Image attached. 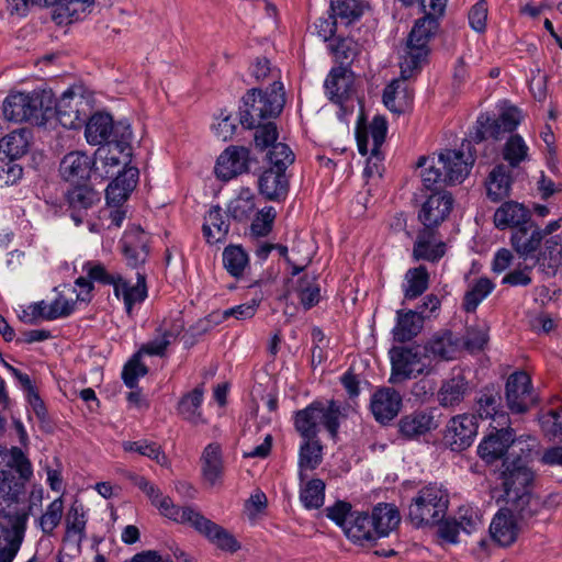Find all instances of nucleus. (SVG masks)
Segmentation results:
<instances>
[{
	"label": "nucleus",
	"mask_w": 562,
	"mask_h": 562,
	"mask_svg": "<svg viewBox=\"0 0 562 562\" xmlns=\"http://www.w3.org/2000/svg\"><path fill=\"white\" fill-rule=\"evenodd\" d=\"M203 235L209 244L224 241L229 231V223L225 220L218 205L212 206L204 218Z\"/></svg>",
	"instance_id": "4c0bfd02"
},
{
	"label": "nucleus",
	"mask_w": 562,
	"mask_h": 562,
	"mask_svg": "<svg viewBox=\"0 0 562 562\" xmlns=\"http://www.w3.org/2000/svg\"><path fill=\"white\" fill-rule=\"evenodd\" d=\"M502 468L499 479L504 490L505 503L520 505L522 516L536 514L539 503L530 492L535 475L528 465L527 458H507L504 460Z\"/></svg>",
	"instance_id": "20e7f679"
},
{
	"label": "nucleus",
	"mask_w": 562,
	"mask_h": 562,
	"mask_svg": "<svg viewBox=\"0 0 562 562\" xmlns=\"http://www.w3.org/2000/svg\"><path fill=\"white\" fill-rule=\"evenodd\" d=\"M373 526L368 513L353 512L344 533L353 543L372 542L376 540Z\"/></svg>",
	"instance_id": "e433bc0d"
},
{
	"label": "nucleus",
	"mask_w": 562,
	"mask_h": 562,
	"mask_svg": "<svg viewBox=\"0 0 562 562\" xmlns=\"http://www.w3.org/2000/svg\"><path fill=\"white\" fill-rule=\"evenodd\" d=\"M123 132L120 138H113L109 144L100 146L95 151V157L104 167L117 168L122 162V156L128 158L131 156V128L130 126H122Z\"/></svg>",
	"instance_id": "bb28decb"
},
{
	"label": "nucleus",
	"mask_w": 562,
	"mask_h": 562,
	"mask_svg": "<svg viewBox=\"0 0 562 562\" xmlns=\"http://www.w3.org/2000/svg\"><path fill=\"white\" fill-rule=\"evenodd\" d=\"M430 194L424 192V226H437L442 223L453 206L452 194L442 189L441 186H435Z\"/></svg>",
	"instance_id": "6ab92c4d"
},
{
	"label": "nucleus",
	"mask_w": 562,
	"mask_h": 562,
	"mask_svg": "<svg viewBox=\"0 0 562 562\" xmlns=\"http://www.w3.org/2000/svg\"><path fill=\"white\" fill-rule=\"evenodd\" d=\"M387 132V123L383 116L376 115L372 122L367 126L361 120H359L356 127V139L358 150L362 156L369 153V138L372 140V147L370 149V157L368 158L367 166L363 170V175L367 178H371L375 175L381 177L382 156L380 147L385 140Z\"/></svg>",
	"instance_id": "0eeeda50"
},
{
	"label": "nucleus",
	"mask_w": 562,
	"mask_h": 562,
	"mask_svg": "<svg viewBox=\"0 0 562 562\" xmlns=\"http://www.w3.org/2000/svg\"><path fill=\"white\" fill-rule=\"evenodd\" d=\"M465 533H472L482 526V514L480 509L473 505L464 504L459 507L454 518Z\"/></svg>",
	"instance_id": "13d9d810"
},
{
	"label": "nucleus",
	"mask_w": 562,
	"mask_h": 562,
	"mask_svg": "<svg viewBox=\"0 0 562 562\" xmlns=\"http://www.w3.org/2000/svg\"><path fill=\"white\" fill-rule=\"evenodd\" d=\"M529 221V211L520 203L509 201L503 203L494 214L497 228L521 227Z\"/></svg>",
	"instance_id": "c9c22d12"
},
{
	"label": "nucleus",
	"mask_w": 562,
	"mask_h": 562,
	"mask_svg": "<svg viewBox=\"0 0 562 562\" xmlns=\"http://www.w3.org/2000/svg\"><path fill=\"white\" fill-rule=\"evenodd\" d=\"M85 106H87V102L81 95H76L71 91L64 92L56 103V115L59 123L70 130L80 127L88 119Z\"/></svg>",
	"instance_id": "aec40b11"
},
{
	"label": "nucleus",
	"mask_w": 562,
	"mask_h": 562,
	"mask_svg": "<svg viewBox=\"0 0 562 562\" xmlns=\"http://www.w3.org/2000/svg\"><path fill=\"white\" fill-rule=\"evenodd\" d=\"M7 465L9 468L15 469L23 483L29 481L33 475V468L31 461L24 454V452L18 447H13L10 449V456L9 460L7 461Z\"/></svg>",
	"instance_id": "69168bd1"
},
{
	"label": "nucleus",
	"mask_w": 562,
	"mask_h": 562,
	"mask_svg": "<svg viewBox=\"0 0 562 562\" xmlns=\"http://www.w3.org/2000/svg\"><path fill=\"white\" fill-rule=\"evenodd\" d=\"M140 357L142 356H138L136 352L124 366L122 379L130 389H134L137 385L138 379L146 375L148 372L147 367L140 362Z\"/></svg>",
	"instance_id": "338daca9"
},
{
	"label": "nucleus",
	"mask_w": 562,
	"mask_h": 562,
	"mask_svg": "<svg viewBox=\"0 0 562 562\" xmlns=\"http://www.w3.org/2000/svg\"><path fill=\"white\" fill-rule=\"evenodd\" d=\"M94 165V158L90 157L86 153L71 151L61 159L59 172L64 180L68 182H77L89 179Z\"/></svg>",
	"instance_id": "a878e982"
},
{
	"label": "nucleus",
	"mask_w": 562,
	"mask_h": 562,
	"mask_svg": "<svg viewBox=\"0 0 562 562\" xmlns=\"http://www.w3.org/2000/svg\"><path fill=\"white\" fill-rule=\"evenodd\" d=\"M520 508L521 506L517 504H506L494 515L490 525V533L499 546L508 547L513 544L518 539L527 520L536 515L522 516Z\"/></svg>",
	"instance_id": "6e6552de"
},
{
	"label": "nucleus",
	"mask_w": 562,
	"mask_h": 562,
	"mask_svg": "<svg viewBox=\"0 0 562 562\" xmlns=\"http://www.w3.org/2000/svg\"><path fill=\"white\" fill-rule=\"evenodd\" d=\"M85 124L87 142L100 146L109 144L113 138H120L123 132L122 126H127L124 123L114 124L112 117L106 113H95Z\"/></svg>",
	"instance_id": "412c9836"
},
{
	"label": "nucleus",
	"mask_w": 562,
	"mask_h": 562,
	"mask_svg": "<svg viewBox=\"0 0 562 562\" xmlns=\"http://www.w3.org/2000/svg\"><path fill=\"white\" fill-rule=\"evenodd\" d=\"M203 401V390L195 387L193 391L184 395L178 405L179 414L188 422L198 425L205 420L202 418L200 406Z\"/></svg>",
	"instance_id": "de8ad7c7"
},
{
	"label": "nucleus",
	"mask_w": 562,
	"mask_h": 562,
	"mask_svg": "<svg viewBox=\"0 0 562 562\" xmlns=\"http://www.w3.org/2000/svg\"><path fill=\"white\" fill-rule=\"evenodd\" d=\"M303 442L299 451V477L303 482L306 477L305 470L316 469L323 460V446L318 438H302Z\"/></svg>",
	"instance_id": "a19ab883"
},
{
	"label": "nucleus",
	"mask_w": 562,
	"mask_h": 562,
	"mask_svg": "<svg viewBox=\"0 0 562 562\" xmlns=\"http://www.w3.org/2000/svg\"><path fill=\"white\" fill-rule=\"evenodd\" d=\"M512 178L509 171L504 165L495 166L486 181V194L493 202H498L509 195Z\"/></svg>",
	"instance_id": "58836bf2"
},
{
	"label": "nucleus",
	"mask_w": 562,
	"mask_h": 562,
	"mask_svg": "<svg viewBox=\"0 0 562 562\" xmlns=\"http://www.w3.org/2000/svg\"><path fill=\"white\" fill-rule=\"evenodd\" d=\"M374 525L375 538H383L390 535L400 524L401 517L397 508L392 504L379 503L370 514Z\"/></svg>",
	"instance_id": "72a5a7b5"
},
{
	"label": "nucleus",
	"mask_w": 562,
	"mask_h": 562,
	"mask_svg": "<svg viewBox=\"0 0 562 562\" xmlns=\"http://www.w3.org/2000/svg\"><path fill=\"white\" fill-rule=\"evenodd\" d=\"M422 65V18L416 19L404 44L400 49L401 78L392 80L383 91V103L392 112L400 113L402 108L396 103V94L401 81L417 78Z\"/></svg>",
	"instance_id": "423d86ee"
},
{
	"label": "nucleus",
	"mask_w": 562,
	"mask_h": 562,
	"mask_svg": "<svg viewBox=\"0 0 562 562\" xmlns=\"http://www.w3.org/2000/svg\"><path fill=\"white\" fill-rule=\"evenodd\" d=\"M248 262V255L240 246L231 245L223 251L224 267L235 278L243 276Z\"/></svg>",
	"instance_id": "603ef678"
},
{
	"label": "nucleus",
	"mask_w": 562,
	"mask_h": 562,
	"mask_svg": "<svg viewBox=\"0 0 562 562\" xmlns=\"http://www.w3.org/2000/svg\"><path fill=\"white\" fill-rule=\"evenodd\" d=\"M498 394L492 392L490 390L483 391L476 402L477 405V414L480 418H495L496 416L501 418L503 422L498 423L499 426H503L507 423V417L504 414H498Z\"/></svg>",
	"instance_id": "4d7b16f0"
},
{
	"label": "nucleus",
	"mask_w": 562,
	"mask_h": 562,
	"mask_svg": "<svg viewBox=\"0 0 562 562\" xmlns=\"http://www.w3.org/2000/svg\"><path fill=\"white\" fill-rule=\"evenodd\" d=\"M292 293L305 311L316 306L322 299L317 278L310 274H304L296 280Z\"/></svg>",
	"instance_id": "ea45409f"
},
{
	"label": "nucleus",
	"mask_w": 562,
	"mask_h": 562,
	"mask_svg": "<svg viewBox=\"0 0 562 562\" xmlns=\"http://www.w3.org/2000/svg\"><path fill=\"white\" fill-rule=\"evenodd\" d=\"M201 477L207 487L222 486L224 482L225 464L223 449L218 442L209 443L200 457Z\"/></svg>",
	"instance_id": "f3484780"
},
{
	"label": "nucleus",
	"mask_w": 562,
	"mask_h": 562,
	"mask_svg": "<svg viewBox=\"0 0 562 562\" xmlns=\"http://www.w3.org/2000/svg\"><path fill=\"white\" fill-rule=\"evenodd\" d=\"M101 200L100 193L83 183L75 186L66 193V202L71 220L81 225L88 217V211Z\"/></svg>",
	"instance_id": "dca6fc26"
},
{
	"label": "nucleus",
	"mask_w": 562,
	"mask_h": 562,
	"mask_svg": "<svg viewBox=\"0 0 562 562\" xmlns=\"http://www.w3.org/2000/svg\"><path fill=\"white\" fill-rule=\"evenodd\" d=\"M494 284L487 278H480L464 295V308L473 312L477 305L493 291Z\"/></svg>",
	"instance_id": "bf43d9fd"
},
{
	"label": "nucleus",
	"mask_w": 562,
	"mask_h": 562,
	"mask_svg": "<svg viewBox=\"0 0 562 562\" xmlns=\"http://www.w3.org/2000/svg\"><path fill=\"white\" fill-rule=\"evenodd\" d=\"M277 212L272 206L263 207L255 217L251 223V232L256 236H267L271 229L272 224L276 220Z\"/></svg>",
	"instance_id": "774afa93"
},
{
	"label": "nucleus",
	"mask_w": 562,
	"mask_h": 562,
	"mask_svg": "<svg viewBox=\"0 0 562 562\" xmlns=\"http://www.w3.org/2000/svg\"><path fill=\"white\" fill-rule=\"evenodd\" d=\"M30 135L26 128L11 132L0 140V151L11 159L20 158L29 149Z\"/></svg>",
	"instance_id": "49530a36"
},
{
	"label": "nucleus",
	"mask_w": 562,
	"mask_h": 562,
	"mask_svg": "<svg viewBox=\"0 0 562 562\" xmlns=\"http://www.w3.org/2000/svg\"><path fill=\"white\" fill-rule=\"evenodd\" d=\"M249 164V150L245 147H229L217 158L215 173L222 180H231L246 172Z\"/></svg>",
	"instance_id": "393cba45"
},
{
	"label": "nucleus",
	"mask_w": 562,
	"mask_h": 562,
	"mask_svg": "<svg viewBox=\"0 0 562 562\" xmlns=\"http://www.w3.org/2000/svg\"><path fill=\"white\" fill-rule=\"evenodd\" d=\"M182 330L181 319H164L156 328L155 337L138 349V356L164 357L167 348L177 340Z\"/></svg>",
	"instance_id": "a211bd4d"
},
{
	"label": "nucleus",
	"mask_w": 562,
	"mask_h": 562,
	"mask_svg": "<svg viewBox=\"0 0 562 562\" xmlns=\"http://www.w3.org/2000/svg\"><path fill=\"white\" fill-rule=\"evenodd\" d=\"M24 492V483L16 481L10 470H0V518L15 515L16 513H30L33 504H41L43 488L33 490L31 493V505L29 510H18L13 505L19 503Z\"/></svg>",
	"instance_id": "9b49d317"
},
{
	"label": "nucleus",
	"mask_w": 562,
	"mask_h": 562,
	"mask_svg": "<svg viewBox=\"0 0 562 562\" xmlns=\"http://www.w3.org/2000/svg\"><path fill=\"white\" fill-rule=\"evenodd\" d=\"M63 517L64 499L63 496H59L46 506L43 514L35 520V524L43 535L52 537L60 525Z\"/></svg>",
	"instance_id": "37998d69"
},
{
	"label": "nucleus",
	"mask_w": 562,
	"mask_h": 562,
	"mask_svg": "<svg viewBox=\"0 0 562 562\" xmlns=\"http://www.w3.org/2000/svg\"><path fill=\"white\" fill-rule=\"evenodd\" d=\"M43 95L40 92H16L4 99L2 111L5 120L22 123L32 120L38 121L43 115Z\"/></svg>",
	"instance_id": "9d476101"
},
{
	"label": "nucleus",
	"mask_w": 562,
	"mask_h": 562,
	"mask_svg": "<svg viewBox=\"0 0 562 562\" xmlns=\"http://www.w3.org/2000/svg\"><path fill=\"white\" fill-rule=\"evenodd\" d=\"M537 262L552 273L562 271V235H555L546 240L543 249L537 257Z\"/></svg>",
	"instance_id": "c03bdc74"
},
{
	"label": "nucleus",
	"mask_w": 562,
	"mask_h": 562,
	"mask_svg": "<svg viewBox=\"0 0 562 562\" xmlns=\"http://www.w3.org/2000/svg\"><path fill=\"white\" fill-rule=\"evenodd\" d=\"M506 402L514 413H524L535 404L531 379L526 372L517 371L509 375L506 382Z\"/></svg>",
	"instance_id": "4468645a"
},
{
	"label": "nucleus",
	"mask_w": 562,
	"mask_h": 562,
	"mask_svg": "<svg viewBox=\"0 0 562 562\" xmlns=\"http://www.w3.org/2000/svg\"><path fill=\"white\" fill-rule=\"evenodd\" d=\"M391 374L389 382L398 384L422 373V344H402L390 351Z\"/></svg>",
	"instance_id": "1a4fd4ad"
},
{
	"label": "nucleus",
	"mask_w": 562,
	"mask_h": 562,
	"mask_svg": "<svg viewBox=\"0 0 562 562\" xmlns=\"http://www.w3.org/2000/svg\"><path fill=\"white\" fill-rule=\"evenodd\" d=\"M363 0H331L330 10L345 24H350L363 14Z\"/></svg>",
	"instance_id": "5fc2aeb1"
},
{
	"label": "nucleus",
	"mask_w": 562,
	"mask_h": 562,
	"mask_svg": "<svg viewBox=\"0 0 562 562\" xmlns=\"http://www.w3.org/2000/svg\"><path fill=\"white\" fill-rule=\"evenodd\" d=\"M402 396L392 387H379L374 391L370 401V409L374 419L380 424H387L394 419L401 411Z\"/></svg>",
	"instance_id": "4be33fe9"
},
{
	"label": "nucleus",
	"mask_w": 562,
	"mask_h": 562,
	"mask_svg": "<svg viewBox=\"0 0 562 562\" xmlns=\"http://www.w3.org/2000/svg\"><path fill=\"white\" fill-rule=\"evenodd\" d=\"M30 513H16L3 517L0 522V562H13L23 543Z\"/></svg>",
	"instance_id": "f8f14e48"
},
{
	"label": "nucleus",
	"mask_w": 562,
	"mask_h": 562,
	"mask_svg": "<svg viewBox=\"0 0 562 562\" xmlns=\"http://www.w3.org/2000/svg\"><path fill=\"white\" fill-rule=\"evenodd\" d=\"M259 192L268 200L280 201L286 196L289 181L285 172L269 168L258 179Z\"/></svg>",
	"instance_id": "473e14b6"
},
{
	"label": "nucleus",
	"mask_w": 562,
	"mask_h": 562,
	"mask_svg": "<svg viewBox=\"0 0 562 562\" xmlns=\"http://www.w3.org/2000/svg\"><path fill=\"white\" fill-rule=\"evenodd\" d=\"M113 292L117 299H122L128 315L132 314L134 304L143 302L147 296L145 274L137 272L135 284L125 280L121 274L116 277L113 284Z\"/></svg>",
	"instance_id": "c85d7f7f"
},
{
	"label": "nucleus",
	"mask_w": 562,
	"mask_h": 562,
	"mask_svg": "<svg viewBox=\"0 0 562 562\" xmlns=\"http://www.w3.org/2000/svg\"><path fill=\"white\" fill-rule=\"evenodd\" d=\"M341 417V405L337 401H314L294 413L293 425L302 438H318L321 427H324L336 440Z\"/></svg>",
	"instance_id": "39448f33"
},
{
	"label": "nucleus",
	"mask_w": 562,
	"mask_h": 562,
	"mask_svg": "<svg viewBox=\"0 0 562 562\" xmlns=\"http://www.w3.org/2000/svg\"><path fill=\"white\" fill-rule=\"evenodd\" d=\"M448 504V492L441 485L427 486L424 490V521L435 522L445 518Z\"/></svg>",
	"instance_id": "7c9ffc66"
},
{
	"label": "nucleus",
	"mask_w": 562,
	"mask_h": 562,
	"mask_svg": "<svg viewBox=\"0 0 562 562\" xmlns=\"http://www.w3.org/2000/svg\"><path fill=\"white\" fill-rule=\"evenodd\" d=\"M294 154L284 143H278L272 146L268 153L270 168L285 172L286 168L294 162Z\"/></svg>",
	"instance_id": "e2e57ef3"
},
{
	"label": "nucleus",
	"mask_w": 562,
	"mask_h": 562,
	"mask_svg": "<svg viewBox=\"0 0 562 562\" xmlns=\"http://www.w3.org/2000/svg\"><path fill=\"white\" fill-rule=\"evenodd\" d=\"M520 111L515 106L503 109L498 119H492L482 114L477 117L476 130L473 138L481 142L486 138L498 139L504 133L513 132L520 123Z\"/></svg>",
	"instance_id": "ddd939ff"
},
{
	"label": "nucleus",
	"mask_w": 562,
	"mask_h": 562,
	"mask_svg": "<svg viewBox=\"0 0 562 562\" xmlns=\"http://www.w3.org/2000/svg\"><path fill=\"white\" fill-rule=\"evenodd\" d=\"M325 499V483L321 479H312L300 491V501L306 509H317Z\"/></svg>",
	"instance_id": "864d4df0"
},
{
	"label": "nucleus",
	"mask_w": 562,
	"mask_h": 562,
	"mask_svg": "<svg viewBox=\"0 0 562 562\" xmlns=\"http://www.w3.org/2000/svg\"><path fill=\"white\" fill-rule=\"evenodd\" d=\"M148 243V234L139 226H132L125 231L121 245L128 266L136 268L147 260L149 255Z\"/></svg>",
	"instance_id": "b1692460"
},
{
	"label": "nucleus",
	"mask_w": 562,
	"mask_h": 562,
	"mask_svg": "<svg viewBox=\"0 0 562 562\" xmlns=\"http://www.w3.org/2000/svg\"><path fill=\"white\" fill-rule=\"evenodd\" d=\"M251 76L255 77L257 80H265L267 78H270L272 80V83L269 88H267L265 91L260 89L257 90L256 98L258 99V92L266 93L270 92L274 82H281L280 79V71L279 69L272 68L270 65V61L266 57L257 58L256 61L250 67Z\"/></svg>",
	"instance_id": "680f3d73"
},
{
	"label": "nucleus",
	"mask_w": 562,
	"mask_h": 562,
	"mask_svg": "<svg viewBox=\"0 0 562 562\" xmlns=\"http://www.w3.org/2000/svg\"><path fill=\"white\" fill-rule=\"evenodd\" d=\"M426 352L443 360L452 359L458 352V345L450 333L435 336L426 347Z\"/></svg>",
	"instance_id": "6e6d98bb"
},
{
	"label": "nucleus",
	"mask_w": 562,
	"mask_h": 562,
	"mask_svg": "<svg viewBox=\"0 0 562 562\" xmlns=\"http://www.w3.org/2000/svg\"><path fill=\"white\" fill-rule=\"evenodd\" d=\"M476 432V417L471 414H461L450 419L445 432V440L452 450H463L471 446Z\"/></svg>",
	"instance_id": "2eb2a0df"
},
{
	"label": "nucleus",
	"mask_w": 562,
	"mask_h": 562,
	"mask_svg": "<svg viewBox=\"0 0 562 562\" xmlns=\"http://www.w3.org/2000/svg\"><path fill=\"white\" fill-rule=\"evenodd\" d=\"M539 422L547 436L562 439V404L542 414Z\"/></svg>",
	"instance_id": "0e129e2a"
},
{
	"label": "nucleus",
	"mask_w": 562,
	"mask_h": 562,
	"mask_svg": "<svg viewBox=\"0 0 562 562\" xmlns=\"http://www.w3.org/2000/svg\"><path fill=\"white\" fill-rule=\"evenodd\" d=\"M468 390L465 378L459 373L442 383L438 392V401L443 407L457 406L463 401Z\"/></svg>",
	"instance_id": "79ce46f5"
},
{
	"label": "nucleus",
	"mask_w": 562,
	"mask_h": 562,
	"mask_svg": "<svg viewBox=\"0 0 562 562\" xmlns=\"http://www.w3.org/2000/svg\"><path fill=\"white\" fill-rule=\"evenodd\" d=\"M352 87V78L346 67L333 68L325 80V89L329 99L342 104Z\"/></svg>",
	"instance_id": "f704fd0d"
},
{
	"label": "nucleus",
	"mask_w": 562,
	"mask_h": 562,
	"mask_svg": "<svg viewBox=\"0 0 562 562\" xmlns=\"http://www.w3.org/2000/svg\"><path fill=\"white\" fill-rule=\"evenodd\" d=\"M122 447L125 452H136L156 461L161 467H169L168 458L156 442L148 440L124 441Z\"/></svg>",
	"instance_id": "8fccbe9b"
},
{
	"label": "nucleus",
	"mask_w": 562,
	"mask_h": 562,
	"mask_svg": "<svg viewBox=\"0 0 562 562\" xmlns=\"http://www.w3.org/2000/svg\"><path fill=\"white\" fill-rule=\"evenodd\" d=\"M514 442L513 429L502 428L483 438L477 447V453L485 462L492 463L502 458Z\"/></svg>",
	"instance_id": "cd10ccee"
},
{
	"label": "nucleus",
	"mask_w": 562,
	"mask_h": 562,
	"mask_svg": "<svg viewBox=\"0 0 562 562\" xmlns=\"http://www.w3.org/2000/svg\"><path fill=\"white\" fill-rule=\"evenodd\" d=\"M543 238L542 231L529 226H521L517 228L512 235V245L516 252L525 259H533L537 262L536 251Z\"/></svg>",
	"instance_id": "2f4dec72"
},
{
	"label": "nucleus",
	"mask_w": 562,
	"mask_h": 562,
	"mask_svg": "<svg viewBox=\"0 0 562 562\" xmlns=\"http://www.w3.org/2000/svg\"><path fill=\"white\" fill-rule=\"evenodd\" d=\"M256 207L255 195L250 189L244 188L240 190L237 198L233 199L227 207L229 215L238 221H247L254 213Z\"/></svg>",
	"instance_id": "09e8293b"
},
{
	"label": "nucleus",
	"mask_w": 562,
	"mask_h": 562,
	"mask_svg": "<svg viewBox=\"0 0 562 562\" xmlns=\"http://www.w3.org/2000/svg\"><path fill=\"white\" fill-rule=\"evenodd\" d=\"M447 3L448 0H424V38L438 33Z\"/></svg>",
	"instance_id": "a18cd8bd"
},
{
	"label": "nucleus",
	"mask_w": 562,
	"mask_h": 562,
	"mask_svg": "<svg viewBox=\"0 0 562 562\" xmlns=\"http://www.w3.org/2000/svg\"><path fill=\"white\" fill-rule=\"evenodd\" d=\"M153 505L156 506L165 517L178 524H189L220 549L229 552L239 550V543L229 532L203 516L193 507H178L169 496H164L162 494Z\"/></svg>",
	"instance_id": "7ed1b4c3"
},
{
	"label": "nucleus",
	"mask_w": 562,
	"mask_h": 562,
	"mask_svg": "<svg viewBox=\"0 0 562 562\" xmlns=\"http://www.w3.org/2000/svg\"><path fill=\"white\" fill-rule=\"evenodd\" d=\"M474 161V156L462 149H443L424 158V190H431L432 186L462 183Z\"/></svg>",
	"instance_id": "f03ea898"
},
{
	"label": "nucleus",
	"mask_w": 562,
	"mask_h": 562,
	"mask_svg": "<svg viewBox=\"0 0 562 562\" xmlns=\"http://www.w3.org/2000/svg\"><path fill=\"white\" fill-rule=\"evenodd\" d=\"M436 525V540L440 546L459 543V527L456 519H439L432 522Z\"/></svg>",
	"instance_id": "052dcab7"
},
{
	"label": "nucleus",
	"mask_w": 562,
	"mask_h": 562,
	"mask_svg": "<svg viewBox=\"0 0 562 562\" xmlns=\"http://www.w3.org/2000/svg\"><path fill=\"white\" fill-rule=\"evenodd\" d=\"M503 158L513 168L529 159V147L520 135L514 134L507 139L503 148Z\"/></svg>",
	"instance_id": "3c124183"
},
{
	"label": "nucleus",
	"mask_w": 562,
	"mask_h": 562,
	"mask_svg": "<svg viewBox=\"0 0 562 562\" xmlns=\"http://www.w3.org/2000/svg\"><path fill=\"white\" fill-rule=\"evenodd\" d=\"M87 518L82 504L75 502L65 517L64 542L72 544L78 551L86 538Z\"/></svg>",
	"instance_id": "c756f323"
},
{
	"label": "nucleus",
	"mask_w": 562,
	"mask_h": 562,
	"mask_svg": "<svg viewBox=\"0 0 562 562\" xmlns=\"http://www.w3.org/2000/svg\"><path fill=\"white\" fill-rule=\"evenodd\" d=\"M392 335L397 345L422 344V313L406 308L397 310Z\"/></svg>",
	"instance_id": "5701e85b"
},
{
	"label": "nucleus",
	"mask_w": 562,
	"mask_h": 562,
	"mask_svg": "<svg viewBox=\"0 0 562 562\" xmlns=\"http://www.w3.org/2000/svg\"><path fill=\"white\" fill-rule=\"evenodd\" d=\"M249 90L243 98L245 109L240 113V123L247 128H254L255 146L259 150L272 147L278 139V130L273 122L261 124L263 119L278 116L285 103V94L282 82H274L270 92Z\"/></svg>",
	"instance_id": "f257e3e1"
}]
</instances>
